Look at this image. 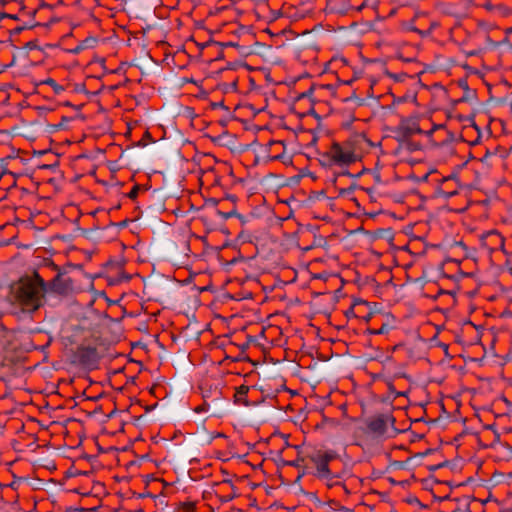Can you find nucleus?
I'll use <instances>...</instances> for the list:
<instances>
[{"mask_svg":"<svg viewBox=\"0 0 512 512\" xmlns=\"http://www.w3.org/2000/svg\"><path fill=\"white\" fill-rule=\"evenodd\" d=\"M135 101H136V105H138L140 103V100H137L136 98H134Z\"/></svg>","mask_w":512,"mask_h":512,"instance_id":"a18cd8bd","label":"nucleus"},{"mask_svg":"<svg viewBox=\"0 0 512 512\" xmlns=\"http://www.w3.org/2000/svg\"><path fill=\"white\" fill-rule=\"evenodd\" d=\"M367 332L372 335H379L376 328H368Z\"/></svg>","mask_w":512,"mask_h":512,"instance_id":"2f4dec72","label":"nucleus"},{"mask_svg":"<svg viewBox=\"0 0 512 512\" xmlns=\"http://www.w3.org/2000/svg\"><path fill=\"white\" fill-rule=\"evenodd\" d=\"M129 35H130V36H135V35H136V32H134V31H131V30H130Z\"/></svg>","mask_w":512,"mask_h":512,"instance_id":"37998d69","label":"nucleus"},{"mask_svg":"<svg viewBox=\"0 0 512 512\" xmlns=\"http://www.w3.org/2000/svg\"><path fill=\"white\" fill-rule=\"evenodd\" d=\"M306 458H308L315 465V476H317L319 479H330L332 472L329 468V462L320 457L316 452L307 455Z\"/></svg>","mask_w":512,"mask_h":512,"instance_id":"0eeeda50","label":"nucleus"},{"mask_svg":"<svg viewBox=\"0 0 512 512\" xmlns=\"http://www.w3.org/2000/svg\"><path fill=\"white\" fill-rule=\"evenodd\" d=\"M129 401H130V408H132L134 406L133 399L130 397Z\"/></svg>","mask_w":512,"mask_h":512,"instance_id":"a19ab883","label":"nucleus"},{"mask_svg":"<svg viewBox=\"0 0 512 512\" xmlns=\"http://www.w3.org/2000/svg\"><path fill=\"white\" fill-rule=\"evenodd\" d=\"M3 18H12V19H16V16L11 15V14H8V13H5V12H2V13H0V20H1V19H3Z\"/></svg>","mask_w":512,"mask_h":512,"instance_id":"bb28decb","label":"nucleus"},{"mask_svg":"<svg viewBox=\"0 0 512 512\" xmlns=\"http://www.w3.org/2000/svg\"><path fill=\"white\" fill-rule=\"evenodd\" d=\"M338 487H340L344 491L345 494H350V491L348 490V488L346 487L345 484L340 482V485Z\"/></svg>","mask_w":512,"mask_h":512,"instance_id":"7c9ffc66","label":"nucleus"},{"mask_svg":"<svg viewBox=\"0 0 512 512\" xmlns=\"http://www.w3.org/2000/svg\"><path fill=\"white\" fill-rule=\"evenodd\" d=\"M354 308L357 310V317L364 319L366 322L370 321L373 317L372 312L368 311L364 314L365 310H368L369 303L364 300H357L354 302Z\"/></svg>","mask_w":512,"mask_h":512,"instance_id":"9b49d317","label":"nucleus"},{"mask_svg":"<svg viewBox=\"0 0 512 512\" xmlns=\"http://www.w3.org/2000/svg\"><path fill=\"white\" fill-rule=\"evenodd\" d=\"M234 198H235L234 196H230V197H228L227 199H224V200L219 201L218 203H219L220 205L224 206V205L228 202V200H231L232 202H234Z\"/></svg>","mask_w":512,"mask_h":512,"instance_id":"c756f323","label":"nucleus"},{"mask_svg":"<svg viewBox=\"0 0 512 512\" xmlns=\"http://www.w3.org/2000/svg\"><path fill=\"white\" fill-rule=\"evenodd\" d=\"M511 49H512V45H511Z\"/></svg>","mask_w":512,"mask_h":512,"instance_id":"3c124183","label":"nucleus"},{"mask_svg":"<svg viewBox=\"0 0 512 512\" xmlns=\"http://www.w3.org/2000/svg\"><path fill=\"white\" fill-rule=\"evenodd\" d=\"M328 160L329 164L349 165L357 160L355 153L338 142H333L328 152L323 155Z\"/></svg>","mask_w":512,"mask_h":512,"instance_id":"f03ea898","label":"nucleus"},{"mask_svg":"<svg viewBox=\"0 0 512 512\" xmlns=\"http://www.w3.org/2000/svg\"><path fill=\"white\" fill-rule=\"evenodd\" d=\"M126 226H128V218H125V219L121 220L118 223L112 224L113 228H119V227L123 228V227H126Z\"/></svg>","mask_w":512,"mask_h":512,"instance_id":"5701e85b","label":"nucleus"},{"mask_svg":"<svg viewBox=\"0 0 512 512\" xmlns=\"http://www.w3.org/2000/svg\"><path fill=\"white\" fill-rule=\"evenodd\" d=\"M390 331V326L387 323H383L380 328L377 329L379 335L388 334Z\"/></svg>","mask_w":512,"mask_h":512,"instance_id":"4be33fe9","label":"nucleus"},{"mask_svg":"<svg viewBox=\"0 0 512 512\" xmlns=\"http://www.w3.org/2000/svg\"><path fill=\"white\" fill-rule=\"evenodd\" d=\"M74 291L73 280L69 276L58 273L52 280L47 282V294L53 293L59 296H69Z\"/></svg>","mask_w":512,"mask_h":512,"instance_id":"20e7f679","label":"nucleus"},{"mask_svg":"<svg viewBox=\"0 0 512 512\" xmlns=\"http://www.w3.org/2000/svg\"><path fill=\"white\" fill-rule=\"evenodd\" d=\"M305 459H307L306 457H298L297 459L293 460V461H284V465H287V466H291V467H296V468H301V467H305L304 466V462H305Z\"/></svg>","mask_w":512,"mask_h":512,"instance_id":"dca6fc26","label":"nucleus"},{"mask_svg":"<svg viewBox=\"0 0 512 512\" xmlns=\"http://www.w3.org/2000/svg\"><path fill=\"white\" fill-rule=\"evenodd\" d=\"M48 83H54L53 79H49Z\"/></svg>","mask_w":512,"mask_h":512,"instance_id":"de8ad7c7","label":"nucleus"},{"mask_svg":"<svg viewBox=\"0 0 512 512\" xmlns=\"http://www.w3.org/2000/svg\"><path fill=\"white\" fill-rule=\"evenodd\" d=\"M133 464L134 462L130 460L129 465L132 466Z\"/></svg>","mask_w":512,"mask_h":512,"instance_id":"09e8293b","label":"nucleus"},{"mask_svg":"<svg viewBox=\"0 0 512 512\" xmlns=\"http://www.w3.org/2000/svg\"><path fill=\"white\" fill-rule=\"evenodd\" d=\"M140 418H141V416H133V419H134L135 421H138Z\"/></svg>","mask_w":512,"mask_h":512,"instance_id":"c03bdc74","label":"nucleus"},{"mask_svg":"<svg viewBox=\"0 0 512 512\" xmlns=\"http://www.w3.org/2000/svg\"><path fill=\"white\" fill-rule=\"evenodd\" d=\"M509 32H510V33H512V28H511V29H509Z\"/></svg>","mask_w":512,"mask_h":512,"instance_id":"8fccbe9b","label":"nucleus"},{"mask_svg":"<svg viewBox=\"0 0 512 512\" xmlns=\"http://www.w3.org/2000/svg\"><path fill=\"white\" fill-rule=\"evenodd\" d=\"M223 106H224L223 102L213 104L214 108H216V107H223Z\"/></svg>","mask_w":512,"mask_h":512,"instance_id":"c9c22d12","label":"nucleus"},{"mask_svg":"<svg viewBox=\"0 0 512 512\" xmlns=\"http://www.w3.org/2000/svg\"><path fill=\"white\" fill-rule=\"evenodd\" d=\"M154 139L152 138L148 129H146L141 135L137 131H135L130 123V148L132 147H145L150 143H153Z\"/></svg>","mask_w":512,"mask_h":512,"instance_id":"6e6552de","label":"nucleus"},{"mask_svg":"<svg viewBox=\"0 0 512 512\" xmlns=\"http://www.w3.org/2000/svg\"><path fill=\"white\" fill-rule=\"evenodd\" d=\"M136 329L139 330V331L147 330V325L143 324L142 326H137Z\"/></svg>","mask_w":512,"mask_h":512,"instance_id":"72a5a7b5","label":"nucleus"},{"mask_svg":"<svg viewBox=\"0 0 512 512\" xmlns=\"http://www.w3.org/2000/svg\"><path fill=\"white\" fill-rule=\"evenodd\" d=\"M138 216H135L134 218H130V222L134 221Z\"/></svg>","mask_w":512,"mask_h":512,"instance_id":"49530a36","label":"nucleus"},{"mask_svg":"<svg viewBox=\"0 0 512 512\" xmlns=\"http://www.w3.org/2000/svg\"><path fill=\"white\" fill-rule=\"evenodd\" d=\"M129 279L134 286H140L143 282V278L138 273L130 274Z\"/></svg>","mask_w":512,"mask_h":512,"instance_id":"6ab92c4d","label":"nucleus"},{"mask_svg":"<svg viewBox=\"0 0 512 512\" xmlns=\"http://www.w3.org/2000/svg\"><path fill=\"white\" fill-rule=\"evenodd\" d=\"M47 281L37 272L26 274L10 285L9 300L13 314L32 317L46 303Z\"/></svg>","mask_w":512,"mask_h":512,"instance_id":"f257e3e1","label":"nucleus"},{"mask_svg":"<svg viewBox=\"0 0 512 512\" xmlns=\"http://www.w3.org/2000/svg\"><path fill=\"white\" fill-rule=\"evenodd\" d=\"M218 213L224 218V219H228V218H231L233 216H236L238 218H242V216L240 214L237 213L236 209L233 208L232 210L228 211V212H222L220 210H218Z\"/></svg>","mask_w":512,"mask_h":512,"instance_id":"a211bd4d","label":"nucleus"},{"mask_svg":"<svg viewBox=\"0 0 512 512\" xmlns=\"http://www.w3.org/2000/svg\"><path fill=\"white\" fill-rule=\"evenodd\" d=\"M116 495L121 500V502L125 501V493L121 489L116 490Z\"/></svg>","mask_w":512,"mask_h":512,"instance_id":"393cba45","label":"nucleus"},{"mask_svg":"<svg viewBox=\"0 0 512 512\" xmlns=\"http://www.w3.org/2000/svg\"><path fill=\"white\" fill-rule=\"evenodd\" d=\"M135 379H136V377H135V376H130V377H129L130 384H135Z\"/></svg>","mask_w":512,"mask_h":512,"instance_id":"e433bc0d","label":"nucleus"},{"mask_svg":"<svg viewBox=\"0 0 512 512\" xmlns=\"http://www.w3.org/2000/svg\"><path fill=\"white\" fill-rule=\"evenodd\" d=\"M75 357L79 364L88 368L96 367L100 359L97 348L93 346L78 347Z\"/></svg>","mask_w":512,"mask_h":512,"instance_id":"423d86ee","label":"nucleus"},{"mask_svg":"<svg viewBox=\"0 0 512 512\" xmlns=\"http://www.w3.org/2000/svg\"><path fill=\"white\" fill-rule=\"evenodd\" d=\"M113 478L118 483L121 482V481H127L128 482V477L127 476H121V477L120 476H114Z\"/></svg>","mask_w":512,"mask_h":512,"instance_id":"cd10ccee","label":"nucleus"},{"mask_svg":"<svg viewBox=\"0 0 512 512\" xmlns=\"http://www.w3.org/2000/svg\"><path fill=\"white\" fill-rule=\"evenodd\" d=\"M147 496L150 497L151 495L147 494ZM144 497H146V494L136 493V492L130 490V506H132V501L134 499H141V498H144Z\"/></svg>","mask_w":512,"mask_h":512,"instance_id":"412c9836","label":"nucleus"},{"mask_svg":"<svg viewBox=\"0 0 512 512\" xmlns=\"http://www.w3.org/2000/svg\"><path fill=\"white\" fill-rule=\"evenodd\" d=\"M233 498H234V496H233V495H232V496H223V497H221V501H222V502H229V501H231Z\"/></svg>","mask_w":512,"mask_h":512,"instance_id":"473e14b6","label":"nucleus"},{"mask_svg":"<svg viewBox=\"0 0 512 512\" xmlns=\"http://www.w3.org/2000/svg\"><path fill=\"white\" fill-rule=\"evenodd\" d=\"M126 260L123 256L119 259H110L106 265V273L110 284H117L125 279H128V276L125 272Z\"/></svg>","mask_w":512,"mask_h":512,"instance_id":"39448f33","label":"nucleus"},{"mask_svg":"<svg viewBox=\"0 0 512 512\" xmlns=\"http://www.w3.org/2000/svg\"><path fill=\"white\" fill-rule=\"evenodd\" d=\"M342 176H349V177H351V176H352V174H351L348 170H344V171L339 172V173L337 174L336 179H338V178H340V177H342Z\"/></svg>","mask_w":512,"mask_h":512,"instance_id":"a878e982","label":"nucleus"},{"mask_svg":"<svg viewBox=\"0 0 512 512\" xmlns=\"http://www.w3.org/2000/svg\"><path fill=\"white\" fill-rule=\"evenodd\" d=\"M350 189L349 190H346V189H341L340 190V194H345V193H349Z\"/></svg>","mask_w":512,"mask_h":512,"instance_id":"58836bf2","label":"nucleus"},{"mask_svg":"<svg viewBox=\"0 0 512 512\" xmlns=\"http://www.w3.org/2000/svg\"><path fill=\"white\" fill-rule=\"evenodd\" d=\"M388 391L390 394H394L395 397L407 396V392L397 391L392 382L387 383Z\"/></svg>","mask_w":512,"mask_h":512,"instance_id":"f3484780","label":"nucleus"},{"mask_svg":"<svg viewBox=\"0 0 512 512\" xmlns=\"http://www.w3.org/2000/svg\"><path fill=\"white\" fill-rule=\"evenodd\" d=\"M129 362H130V364H136V365L139 367V371H141V368H142V361H140V360H135V359H133L132 357H130Z\"/></svg>","mask_w":512,"mask_h":512,"instance_id":"b1692460","label":"nucleus"},{"mask_svg":"<svg viewBox=\"0 0 512 512\" xmlns=\"http://www.w3.org/2000/svg\"><path fill=\"white\" fill-rule=\"evenodd\" d=\"M177 512H196V502H181Z\"/></svg>","mask_w":512,"mask_h":512,"instance_id":"f8f14e48","label":"nucleus"},{"mask_svg":"<svg viewBox=\"0 0 512 512\" xmlns=\"http://www.w3.org/2000/svg\"><path fill=\"white\" fill-rule=\"evenodd\" d=\"M122 509H123V505L121 504V505H119L118 507H115V508H114V511H115V512H118V511H120V510H122Z\"/></svg>","mask_w":512,"mask_h":512,"instance_id":"4c0bfd02","label":"nucleus"},{"mask_svg":"<svg viewBox=\"0 0 512 512\" xmlns=\"http://www.w3.org/2000/svg\"><path fill=\"white\" fill-rule=\"evenodd\" d=\"M316 453H317L320 457H322L323 459H325L327 462H329V463H330L331 461L335 460V459H336V457H337L336 453H335L334 451H331V450H330V451H325V452H323V451H320V450H319V451H316Z\"/></svg>","mask_w":512,"mask_h":512,"instance_id":"2eb2a0df","label":"nucleus"},{"mask_svg":"<svg viewBox=\"0 0 512 512\" xmlns=\"http://www.w3.org/2000/svg\"><path fill=\"white\" fill-rule=\"evenodd\" d=\"M396 419L392 414H377L366 419L367 431L375 436H383L388 425L394 426Z\"/></svg>","mask_w":512,"mask_h":512,"instance_id":"7ed1b4c3","label":"nucleus"},{"mask_svg":"<svg viewBox=\"0 0 512 512\" xmlns=\"http://www.w3.org/2000/svg\"><path fill=\"white\" fill-rule=\"evenodd\" d=\"M118 451H121V452H126L128 451V446H123L121 448H117Z\"/></svg>","mask_w":512,"mask_h":512,"instance_id":"f704fd0d","label":"nucleus"},{"mask_svg":"<svg viewBox=\"0 0 512 512\" xmlns=\"http://www.w3.org/2000/svg\"><path fill=\"white\" fill-rule=\"evenodd\" d=\"M337 478H339L338 475L331 474L330 479H326L327 480V486L329 488L338 487L340 485V482L337 481V480H334V479H337Z\"/></svg>","mask_w":512,"mask_h":512,"instance_id":"aec40b11","label":"nucleus"},{"mask_svg":"<svg viewBox=\"0 0 512 512\" xmlns=\"http://www.w3.org/2000/svg\"><path fill=\"white\" fill-rule=\"evenodd\" d=\"M141 191H147V187L145 185L135 184L132 189H130V201H135Z\"/></svg>","mask_w":512,"mask_h":512,"instance_id":"4468645a","label":"nucleus"},{"mask_svg":"<svg viewBox=\"0 0 512 512\" xmlns=\"http://www.w3.org/2000/svg\"><path fill=\"white\" fill-rule=\"evenodd\" d=\"M125 136H128V123L126 124V131L124 132Z\"/></svg>","mask_w":512,"mask_h":512,"instance_id":"79ce46f5","label":"nucleus"},{"mask_svg":"<svg viewBox=\"0 0 512 512\" xmlns=\"http://www.w3.org/2000/svg\"><path fill=\"white\" fill-rule=\"evenodd\" d=\"M130 512H143V511H142V509H140V508H135V510H131V509H130Z\"/></svg>","mask_w":512,"mask_h":512,"instance_id":"ea45409f","label":"nucleus"},{"mask_svg":"<svg viewBox=\"0 0 512 512\" xmlns=\"http://www.w3.org/2000/svg\"><path fill=\"white\" fill-rule=\"evenodd\" d=\"M119 424V432H124L126 423L123 420L118 421Z\"/></svg>","mask_w":512,"mask_h":512,"instance_id":"c85d7f7f","label":"nucleus"},{"mask_svg":"<svg viewBox=\"0 0 512 512\" xmlns=\"http://www.w3.org/2000/svg\"><path fill=\"white\" fill-rule=\"evenodd\" d=\"M139 349L143 353V355L147 354L146 344L142 342L141 340L138 341H130V354L136 350Z\"/></svg>","mask_w":512,"mask_h":512,"instance_id":"ddd939ff","label":"nucleus"},{"mask_svg":"<svg viewBox=\"0 0 512 512\" xmlns=\"http://www.w3.org/2000/svg\"><path fill=\"white\" fill-rule=\"evenodd\" d=\"M249 390H250V387L247 385L239 386L236 389L235 394H234V402L239 405L250 406L251 403L247 399Z\"/></svg>","mask_w":512,"mask_h":512,"instance_id":"9d476101","label":"nucleus"},{"mask_svg":"<svg viewBox=\"0 0 512 512\" xmlns=\"http://www.w3.org/2000/svg\"><path fill=\"white\" fill-rule=\"evenodd\" d=\"M398 133L403 140H408L415 134H423L424 131L415 122H402L398 129Z\"/></svg>","mask_w":512,"mask_h":512,"instance_id":"1a4fd4ad","label":"nucleus"}]
</instances>
